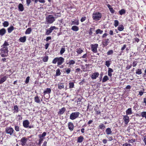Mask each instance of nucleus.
Returning <instances> with one entry per match:
<instances>
[{
  "label": "nucleus",
  "mask_w": 146,
  "mask_h": 146,
  "mask_svg": "<svg viewBox=\"0 0 146 146\" xmlns=\"http://www.w3.org/2000/svg\"><path fill=\"white\" fill-rule=\"evenodd\" d=\"M122 146H132V145L129 143H125L123 144Z\"/></svg>",
  "instance_id": "680f3d73"
},
{
  "label": "nucleus",
  "mask_w": 146,
  "mask_h": 146,
  "mask_svg": "<svg viewBox=\"0 0 146 146\" xmlns=\"http://www.w3.org/2000/svg\"><path fill=\"white\" fill-rule=\"evenodd\" d=\"M57 14L58 15H57L56 13L54 14V15L55 16V18H56L58 17H60L61 16L60 14V13H58Z\"/></svg>",
  "instance_id": "864d4df0"
},
{
  "label": "nucleus",
  "mask_w": 146,
  "mask_h": 146,
  "mask_svg": "<svg viewBox=\"0 0 146 146\" xmlns=\"http://www.w3.org/2000/svg\"><path fill=\"white\" fill-rule=\"evenodd\" d=\"M110 61H106L105 62V65L107 66V67H108L110 66Z\"/></svg>",
  "instance_id": "de8ad7c7"
},
{
  "label": "nucleus",
  "mask_w": 146,
  "mask_h": 146,
  "mask_svg": "<svg viewBox=\"0 0 146 146\" xmlns=\"http://www.w3.org/2000/svg\"><path fill=\"white\" fill-rule=\"evenodd\" d=\"M26 36H24L23 37H21L20 38L19 40L21 42H24L26 40Z\"/></svg>",
  "instance_id": "a878e982"
},
{
  "label": "nucleus",
  "mask_w": 146,
  "mask_h": 146,
  "mask_svg": "<svg viewBox=\"0 0 146 146\" xmlns=\"http://www.w3.org/2000/svg\"><path fill=\"white\" fill-rule=\"evenodd\" d=\"M56 28L55 26H52L48 29L46 30V35H48L52 32L54 29H56Z\"/></svg>",
  "instance_id": "6e6552de"
},
{
  "label": "nucleus",
  "mask_w": 146,
  "mask_h": 146,
  "mask_svg": "<svg viewBox=\"0 0 146 146\" xmlns=\"http://www.w3.org/2000/svg\"><path fill=\"white\" fill-rule=\"evenodd\" d=\"M55 21V17L51 15H49L46 18V21L47 24H52Z\"/></svg>",
  "instance_id": "7ed1b4c3"
},
{
  "label": "nucleus",
  "mask_w": 146,
  "mask_h": 146,
  "mask_svg": "<svg viewBox=\"0 0 146 146\" xmlns=\"http://www.w3.org/2000/svg\"><path fill=\"white\" fill-rule=\"evenodd\" d=\"M65 51V48H61L60 51V54H62Z\"/></svg>",
  "instance_id": "a19ab883"
},
{
  "label": "nucleus",
  "mask_w": 146,
  "mask_h": 146,
  "mask_svg": "<svg viewBox=\"0 0 146 146\" xmlns=\"http://www.w3.org/2000/svg\"><path fill=\"white\" fill-rule=\"evenodd\" d=\"M51 39V36H48L46 37V41H48L49 40H50Z\"/></svg>",
  "instance_id": "338daca9"
},
{
  "label": "nucleus",
  "mask_w": 146,
  "mask_h": 146,
  "mask_svg": "<svg viewBox=\"0 0 146 146\" xmlns=\"http://www.w3.org/2000/svg\"><path fill=\"white\" fill-rule=\"evenodd\" d=\"M83 52V50H82L80 48L77 49L76 52L78 54H81Z\"/></svg>",
  "instance_id": "ea45409f"
},
{
  "label": "nucleus",
  "mask_w": 146,
  "mask_h": 146,
  "mask_svg": "<svg viewBox=\"0 0 146 146\" xmlns=\"http://www.w3.org/2000/svg\"><path fill=\"white\" fill-rule=\"evenodd\" d=\"M69 129L71 131H72L74 129V125L73 123L71 122H69L68 123Z\"/></svg>",
  "instance_id": "ddd939ff"
},
{
  "label": "nucleus",
  "mask_w": 146,
  "mask_h": 146,
  "mask_svg": "<svg viewBox=\"0 0 146 146\" xmlns=\"http://www.w3.org/2000/svg\"><path fill=\"white\" fill-rule=\"evenodd\" d=\"M43 139L42 138H40L39 140V143L37 144L38 145H40L42 143V142L43 141Z\"/></svg>",
  "instance_id": "3c124183"
},
{
  "label": "nucleus",
  "mask_w": 146,
  "mask_h": 146,
  "mask_svg": "<svg viewBox=\"0 0 146 146\" xmlns=\"http://www.w3.org/2000/svg\"><path fill=\"white\" fill-rule=\"evenodd\" d=\"M129 117L128 116L126 115L123 116V119L124 120L125 124H127L129 121Z\"/></svg>",
  "instance_id": "9b49d317"
},
{
  "label": "nucleus",
  "mask_w": 146,
  "mask_h": 146,
  "mask_svg": "<svg viewBox=\"0 0 146 146\" xmlns=\"http://www.w3.org/2000/svg\"><path fill=\"white\" fill-rule=\"evenodd\" d=\"M9 45V44L8 42L5 41L3 44L1 46L2 48L0 50V54L2 57H4L7 56L9 52L7 46Z\"/></svg>",
  "instance_id": "f257e3e1"
},
{
  "label": "nucleus",
  "mask_w": 146,
  "mask_h": 146,
  "mask_svg": "<svg viewBox=\"0 0 146 146\" xmlns=\"http://www.w3.org/2000/svg\"><path fill=\"white\" fill-rule=\"evenodd\" d=\"M71 29L74 31H77L79 30V29L78 27L76 26H73L72 27Z\"/></svg>",
  "instance_id": "4be33fe9"
},
{
  "label": "nucleus",
  "mask_w": 146,
  "mask_h": 146,
  "mask_svg": "<svg viewBox=\"0 0 146 146\" xmlns=\"http://www.w3.org/2000/svg\"><path fill=\"white\" fill-rule=\"evenodd\" d=\"M29 122L27 120H26L23 121V125L24 127L27 128L29 127Z\"/></svg>",
  "instance_id": "1a4fd4ad"
},
{
  "label": "nucleus",
  "mask_w": 146,
  "mask_h": 146,
  "mask_svg": "<svg viewBox=\"0 0 146 146\" xmlns=\"http://www.w3.org/2000/svg\"><path fill=\"white\" fill-rule=\"evenodd\" d=\"M119 12L120 15H122L125 13V11L124 9H122L119 11Z\"/></svg>",
  "instance_id": "72a5a7b5"
},
{
  "label": "nucleus",
  "mask_w": 146,
  "mask_h": 146,
  "mask_svg": "<svg viewBox=\"0 0 146 146\" xmlns=\"http://www.w3.org/2000/svg\"><path fill=\"white\" fill-rule=\"evenodd\" d=\"M119 24V22L117 20H115L114 21V26L116 27L118 26Z\"/></svg>",
  "instance_id": "49530a36"
},
{
  "label": "nucleus",
  "mask_w": 146,
  "mask_h": 146,
  "mask_svg": "<svg viewBox=\"0 0 146 146\" xmlns=\"http://www.w3.org/2000/svg\"><path fill=\"white\" fill-rule=\"evenodd\" d=\"M32 29L31 28H28L25 32L26 34H29L31 32Z\"/></svg>",
  "instance_id": "2f4dec72"
},
{
  "label": "nucleus",
  "mask_w": 146,
  "mask_h": 146,
  "mask_svg": "<svg viewBox=\"0 0 146 146\" xmlns=\"http://www.w3.org/2000/svg\"><path fill=\"white\" fill-rule=\"evenodd\" d=\"M34 100L35 102H36L38 103H39L40 102V100L38 96H36L35 97Z\"/></svg>",
  "instance_id": "bb28decb"
},
{
  "label": "nucleus",
  "mask_w": 146,
  "mask_h": 146,
  "mask_svg": "<svg viewBox=\"0 0 146 146\" xmlns=\"http://www.w3.org/2000/svg\"><path fill=\"white\" fill-rule=\"evenodd\" d=\"M102 14L99 12H94L92 15V18L95 21L99 20L101 18Z\"/></svg>",
  "instance_id": "20e7f679"
},
{
  "label": "nucleus",
  "mask_w": 146,
  "mask_h": 146,
  "mask_svg": "<svg viewBox=\"0 0 146 146\" xmlns=\"http://www.w3.org/2000/svg\"><path fill=\"white\" fill-rule=\"evenodd\" d=\"M64 58L61 57H56L54 58L52 61V63L54 64H56L57 62V66L61 65L64 62Z\"/></svg>",
  "instance_id": "f03ea898"
},
{
  "label": "nucleus",
  "mask_w": 146,
  "mask_h": 146,
  "mask_svg": "<svg viewBox=\"0 0 146 146\" xmlns=\"http://www.w3.org/2000/svg\"><path fill=\"white\" fill-rule=\"evenodd\" d=\"M61 73L60 72V70L59 68H58L56 71V74L55 76H58L60 75Z\"/></svg>",
  "instance_id": "7c9ffc66"
},
{
  "label": "nucleus",
  "mask_w": 146,
  "mask_h": 146,
  "mask_svg": "<svg viewBox=\"0 0 146 146\" xmlns=\"http://www.w3.org/2000/svg\"><path fill=\"white\" fill-rule=\"evenodd\" d=\"M87 56V53H86V54H84L82 56H81L80 57V58H86Z\"/></svg>",
  "instance_id": "e2e57ef3"
},
{
  "label": "nucleus",
  "mask_w": 146,
  "mask_h": 146,
  "mask_svg": "<svg viewBox=\"0 0 146 146\" xmlns=\"http://www.w3.org/2000/svg\"><path fill=\"white\" fill-rule=\"evenodd\" d=\"M7 77L4 76L0 80V84H2L5 82L7 80Z\"/></svg>",
  "instance_id": "aec40b11"
},
{
  "label": "nucleus",
  "mask_w": 146,
  "mask_h": 146,
  "mask_svg": "<svg viewBox=\"0 0 146 146\" xmlns=\"http://www.w3.org/2000/svg\"><path fill=\"white\" fill-rule=\"evenodd\" d=\"M105 128V125L102 123H100L98 126V129L102 130L104 129Z\"/></svg>",
  "instance_id": "cd10ccee"
},
{
  "label": "nucleus",
  "mask_w": 146,
  "mask_h": 146,
  "mask_svg": "<svg viewBox=\"0 0 146 146\" xmlns=\"http://www.w3.org/2000/svg\"><path fill=\"white\" fill-rule=\"evenodd\" d=\"M93 109V107L92 106L90 105V104H88V106L87 107V110L90 111Z\"/></svg>",
  "instance_id": "f704fd0d"
},
{
  "label": "nucleus",
  "mask_w": 146,
  "mask_h": 146,
  "mask_svg": "<svg viewBox=\"0 0 146 146\" xmlns=\"http://www.w3.org/2000/svg\"><path fill=\"white\" fill-rule=\"evenodd\" d=\"M103 31L102 30H101L100 29H98L96 31V34H102Z\"/></svg>",
  "instance_id": "79ce46f5"
},
{
  "label": "nucleus",
  "mask_w": 146,
  "mask_h": 146,
  "mask_svg": "<svg viewBox=\"0 0 146 146\" xmlns=\"http://www.w3.org/2000/svg\"><path fill=\"white\" fill-rule=\"evenodd\" d=\"M46 133L45 132H44L42 135L40 134L39 135V136L40 138H42V137H44L46 135Z\"/></svg>",
  "instance_id": "c03bdc74"
},
{
  "label": "nucleus",
  "mask_w": 146,
  "mask_h": 146,
  "mask_svg": "<svg viewBox=\"0 0 146 146\" xmlns=\"http://www.w3.org/2000/svg\"><path fill=\"white\" fill-rule=\"evenodd\" d=\"M136 141L135 139H129L128 140V143H133Z\"/></svg>",
  "instance_id": "603ef678"
},
{
  "label": "nucleus",
  "mask_w": 146,
  "mask_h": 146,
  "mask_svg": "<svg viewBox=\"0 0 146 146\" xmlns=\"http://www.w3.org/2000/svg\"><path fill=\"white\" fill-rule=\"evenodd\" d=\"M75 63V60H70L68 63H67V64L69 65V66L71 67V66L72 65H73Z\"/></svg>",
  "instance_id": "4468645a"
},
{
  "label": "nucleus",
  "mask_w": 146,
  "mask_h": 146,
  "mask_svg": "<svg viewBox=\"0 0 146 146\" xmlns=\"http://www.w3.org/2000/svg\"><path fill=\"white\" fill-rule=\"evenodd\" d=\"M113 72V70L110 68H108V75L110 77H111L112 76V72Z\"/></svg>",
  "instance_id": "a211bd4d"
},
{
  "label": "nucleus",
  "mask_w": 146,
  "mask_h": 146,
  "mask_svg": "<svg viewBox=\"0 0 146 146\" xmlns=\"http://www.w3.org/2000/svg\"><path fill=\"white\" fill-rule=\"evenodd\" d=\"M15 129L16 131H19L20 130L19 127L17 126H15Z\"/></svg>",
  "instance_id": "6e6d98bb"
},
{
  "label": "nucleus",
  "mask_w": 146,
  "mask_h": 146,
  "mask_svg": "<svg viewBox=\"0 0 146 146\" xmlns=\"http://www.w3.org/2000/svg\"><path fill=\"white\" fill-rule=\"evenodd\" d=\"M141 115L143 117L146 119V111H143L141 113Z\"/></svg>",
  "instance_id": "c9c22d12"
},
{
  "label": "nucleus",
  "mask_w": 146,
  "mask_h": 146,
  "mask_svg": "<svg viewBox=\"0 0 146 146\" xmlns=\"http://www.w3.org/2000/svg\"><path fill=\"white\" fill-rule=\"evenodd\" d=\"M19 10L21 11H23L24 10V8L23 5L21 3H19L18 5Z\"/></svg>",
  "instance_id": "6ab92c4d"
},
{
  "label": "nucleus",
  "mask_w": 146,
  "mask_h": 146,
  "mask_svg": "<svg viewBox=\"0 0 146 146\" xmlns=\"http://www.w3.org/2000/svg\"><path fill=\"white\" fill-rule=\"evenodd\" d=\"M138 62L137 61H134L133 63V67H135L137 63Z\"/></svg>",
  "instance_id": "4d7b16f0"
},
{
  "label": "nucleus",
  "mask_w": 146,
  "mask_h": 146,
  "mask_svg": "<svg viewBox=\"0 0 146 146\" xmlns=\"http://www.w3.org/2000/svg\"><path fill=\"white\" fill-rule=\"evenodd\" d=\"M66 111L65 108L63 107L59 110L58 112V114L59 115H62Z\"/></svg>",
  "instance_id": "dca6fc26"
},
{
  "label": "nucleus",
  "mask_w": 146,
  "mask_h": 146,
  "mask_svg": "<svg viewBox=\"0 0 146 146\" xmlns=\"http://www.w3.org/2000/svg\"><path fill=\"white\" fill-rule=\"evenodd\" d=\"M84 138L82 136H80L78 137L77 142L78 143H81L83 141Z\"/></svg>",
  "instance_id": "c85d7f7f"
},
{
  "label": "nucleus",
  "mask_w": 146,
  "mask_h": 146,
  "mask_svg": "<svg viewBox=\"0 0 146 146\" xmlns=\"http://www.w3.org/2000/svg\"><path fill=\"white\" fill-rule=\"evenodd\" d=\"M49 45V44L48 43H46L45 45V48L46 49H47Z\"/></svg>",
  "instance_id": "774afa93"
},
{
  "label": "nucleus",
  "mask_w": 146,
  "mask_h": 146,
  "mask_svg": "<svg viewBox=\"0 0 146 146\" xmlns=\"http://www.w3.org/2000/svg\"><path fill=\"white\" fill-rule=\"evenodd\" d=\"M124 29V26L123 25H119L117 28V29L119 31H122Z\"/></svg>",
  "instance_id": "473e14b6"
},
{
  "label": "nucleus",
  "mask_w": 146,
  "mask_h": 146,
  "mask_svg": "<svg viewBox=\"0 0 146 146\" xmlns=\"http://www.w3.org/2000/svg\"><path fill=\"white\" fill-rule=\"evenodd\" d=\"M14 129L11 127H7L5 128V132L7 134H9L10 135H12L14 132Z\"/></svg>",
  "instance_id": "423d86ee"
},
{
  "label": "nucleus",
  "mask_w": 146,
  "mask_h": 146,
  "mask_svg": "<svg viewBox=\"0 0 146 146\" xmlns=\"http://www.w3.org/2000/svg\"><path fill=\"white\" fill-rule=\"evenodd\" d=\"M51 90L50 88H46V90H44L43 92V94L45 95L46 94H50L51 93Z\"/></svg>",
  "instance_id": "f3484780"
},
{
  "label": "nucleus",
  "mask_w": 146,
  "mask_h": 146,
  "mask_svg": "<svg viewBox=\"0 0 146 146\" xmlns=\"http://www.w3.org/2000/svg\"><path fill=\"white\" fill-rule=\"evenodd\" d=\"M69 88H72L74 87V84L73 82H70L69 83Z\"/></svg>",
  "instance_id": "a18cd8bd"
},
{
  "label": "nucleus",
  "mask_w": 146,
  "mask_h": 146,
  "mask_svg": "<svg viewBox=\"0 0 146 146\" xmlns=\"http://www.w3.org/2000/svg\"><path fill=\"white\" fill-rule=\"evenodd\" d=\"M26 2L27 6H29L31 3V0H26Z\"/></svg>",
  "instance_id": "0e129e2a"
},
{
  "label": "nucleus",
  "mask_w": 146,
  "mask_h": 146,
  "mask_svg": "<svg viewBox=\"0 0 146 146\" xmlns=\"http://www.w3.org/2000/svg\"><path fill=\"white\" fill-rule=\"evenodd\" d=\"M48 59V56H46L43 58V60L44 62H46L47 61Z\"/></svg>",
  "instance_id": "5fc2aeb1"
},
{
  "label": "nucleus",
  "mask_w": 146,
  "mask_h": 146,
  "mask_svg": "<svg viewBox=\"0 0 146 146\" xmlns=\"http://www.w3.org/2000/svg\"><path fill=\"white\" fill-rule=\"evenodd\" d=\"M109 80V78L107 76H105L103 78L102 82H104Z\"/></svg>",
  "instance_id": "c756f323"
},
{
  "label": "nucleus",
  "mask_w": 146,
  "mask_h": 146,
  "mask_svg": "<svg viewBox=\"0 0 146 146\" xmlns=\"http://www.w3.org/2000/svg\"><path fill=\"white\" fill-rule=\"evenodd\" d=\"M6 31L5 28H2L0 29V35L3 36L6 33Z\"/></svg>",
  "instance_id": "2eb2a0df"
},
{
  "label": "nucleus",
  "mask_w": 146,
  "mask_h": 146,
  "mask_svg": "<svg viewBox=\"0 0 146 146\" xmlns=\"http://www.w3.org/2000/svg\"><path fill=\"white\" fill-rule=\"evenodd\" d=\"M30 77L29 76L27 77L26 79L25 82L27 84L29 83Z\"/></svg>",
  "instance_id": "13d9d810"
},
{
  "label": "nucleus",
  "mask_w": 146,
  "mask_h": 146,
  "mask_svg": "<svg viewBox=\"0 0 146 146\" xmlns=\"http://www.w3.org/2000/svg\"><path fill=\"white\" fill-rule=\"evenodd\" d=\"M113 53V51L112 50H109L107 52V54L108 55H109L112 54Z\"/></svg>",
  "instance_id": "09e8293b"
},
{
  "label": "nucleus",
  "mask_w": 146,
  "mask_h": 146,
  "mask_svg": "<svg viewBox=\"0 0 146 146\" xmlns=\"http://www.w3.org/2000/svg\"><path fill=\"white\" fill-rule=\"evenodd\" d=\"M85 80L84 79L83 80L80 82H79V84L80 85H83L84 83H85Z\"/></svg>",
  "instance_id": "052dcab7"
},
{
  "label": "nucleus",
  "mask_w": 146,
  "mask_h": 146,
  "mask_svg": "<svg viewBox=\"0 0 146 146\" xmlns=\"http://www.w3.org/2000/svg\"><path fill=\"white\" fill-rule=\"evenodd\" d=\"M86 19V17H82L81 19V20H80L82 22H83L84 21H85Z\"/></svg>",
  "instance_id": "bf43d9fd"
},
{
  "label": "nucleus",
  "mask_w": 146,
  "mask_h": 146,
  "mask_svg": "<svg viewBox=\"0 0 146 146\" xmlns=\"http://www.w3.org/2000/svg\"><path fill=\"white\" fill-rule=\"evenodd\" d=\"M65 70L66 71V73L67 74H68L71 71V69L70 68H66Z\"/></svg>",
  "instance_id": "8fccbe9b"
},
{
  "label": "nucleus",
  "mask_w": 146,
  "mask_h": 146,
  "mask_svg": "<svg viewBox=\"0 0 146 146\" xmlns=\"http://www.w3.org/2000/svg\"><path fill=\"white\" fill-rule=\"evenodd\" d=\"M3 25L4 27H7L9 25V23L8 22L5 21L3 23Z\"/></svg>",
  "instance_id": "e433bc0d"
},
{
  "label": "nucleus",
  "mask_w": 146,
  "mask_h": 146,
  "mask_svg": "<svg viewBox=\"0 0 146 146\" xmlns=\"http://www.w3.org/2000/svg\"><path fill=\"white\" fill-rule=\"evenodd\" d=\"M58 88L59 89H61L63 88L64 87V84L62 83L60 84H58Z\"/></svg>",
  "instance_id": "4c0bfd02"
},
{
  "label": "nucleus",
  "mask_w": 146,
  "mask_h": 146,
  "mask_svg": "<svg viewBox=\"0 0 146 146\" xmlns=\"http://www.w3.org/2000/svg\"><path fill=\"white\" fill-rule=\"evenodd\" d=\"M109 10L111 13H114L115 11L113 9L112 7L111 8H110Z\"/></svg>",
  "instance_id": "69168bd1"
},
{
  "label": "nucleus",
  "mask_w": 146,
  "mask_h": 146,
  "mask_svg": "<svg viewBox=\"0 0 146 146\" xmlns=\"http://www.w3.org/2000/svg\"><path fill=\"white\" fill-rule=\"evenodd\" d=\"M106 134L108 135H110L112 133L111 129L110 128H107L106 130Z\"/></svg>",
  "instance_id": "b1692460"
},
{
  "label": "nucleus",
  "mask_w": 146,
  "mask_h": 146,
  "mask_svg": "<svg viewBox=\"0 0 146 146\" xmlns=\"http://www.w3.org/2000/svg\"><path fill=\"white\" fill-rule=\"evenodd\" d=\"M14 112H18L19 111L18 107L17 105H15L14 107Z\"/></svg>",
  "instance_id": "37998d69"
},
{
  "label": "nucleus",
  "mask_w": 146,
  "mask_h": 146,
  "mask_svg": "<svg viewBox=\"0 0 146 146\" xmlns=\"http://www.w3.org/2000/svg\"><path fill=\"white\" fill-rule=\"evenodd\" d=\"M14 27L12 25L11 26L7 29L8 32L10 33L14 30Z\"/></svg>",
  "instance_id": "5701e85b"
},
{
  "label": "nucleus",
  "mask_w": 146,
  "mask_h": 146,
  "mask_svg": "<svg viewBox=\"0 0 146 146\" xmlns=\"http://www.w3.org/2000/svg\"><path fill=\"white\" fill-rule=\"evenodd\" d=\"M99 75V73L97 72H95L91 76V77L92 79L94 80Z\"/></svg>",
  "instance_id": "9d476101"
},
{
  "label": "nucleus",
  "mask_w": 146,
  "mask_h": 146,
  "mask_svg": "<svg viewBox=\"0 0 146 146\" xmlns=\"http://www.w3.org/2000/svg\"><path fill=\"white\" fill-rule=\"evenodd\" d=\"M109 40L108 39L104 40V42H103V44L104 46H106L108 45Z\"/></svg>",
  "instance_id": "393cba45"
},
{
  "label": "nucleus",
  "mask_w": 146,
  "mask_h": 146,
  "mask_svg": "<svg viewBox=\"0 0 146 146\" xmlns=\"http://www.w3.org/2000/svg\"><path fill=\"white\" fill-rule=\"evenodd\" d=\"M27 141V139L25 137L22 138L21 140V145L23 146L25 145Z\"/></svg>",
  "instance_id": "f8f14e48"
},
{
  "label": "nucleus",
  "mask_w": 146,
  "mask_h": 146,
  "mask_svg": "<svg viewBox=\"0 0 146 146\" xmlns=\"http://www.w3.org/2000/svg\"><path fill=\"white\" fill-rule=\"evenodd\" d=\"M141 70V69H138L136 70V74L140 75L142 74Z\"/></svg>",
  "instance_id": "58836bf2"
},
{
  "label": "nucleus",
  "mask_w": 146,
  "mask_h": 146,
  "mask_svg": "<svg viewBox=\"0 0 146 146\" xmlns=\"http://www.w3.org/2000/svg\"><path fill=\"white\" fill-rule=\"evenodd\" d=\"M80 113L78 112L72 113L70 115V118L71 120H74L78 118Z\"/></svg>",
  "instance_id": "39448f33"
},
{
  "label": "nucleus",
  "mask_w": 146,
  "mask_h": 146,
  "mask_svg": "<svg viewBox=\"0 0 146 146\" xmlns=\"http://www.w3.org/2000/svg\"><path fill=\"white\" fill-rule=\"evenodd\" d=\"M126 115H131L132 113V111L131 108H130L128 109L126 111Z\"/></svg>",
  "instance_id": "412c9836"
},
{
  "label": "nucleus",
  "mask_w": 146,
  "mask_h": 146,
  "mask_svg": "<svg viewBox=\"0 0 146 146\" xmlns=\"http://www.w3.org/2000/svg\"><path fill=\"white\" fill-rule=\"evenodd\" d=\"M98 46V44H91V47L92 51L94 53L97 52Z\"/></svg>",
  "instance_id": "0eeeda50"
}]
</instances>
